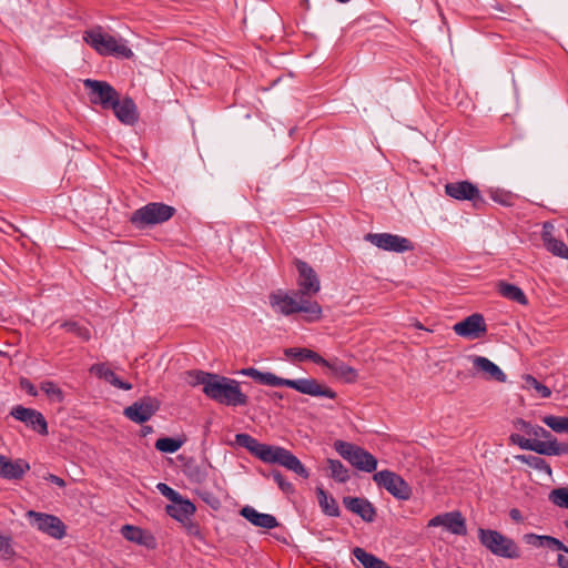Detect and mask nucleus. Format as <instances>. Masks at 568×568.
Returning a JSON list of instances; mask_svg holds the SVG:
<instances>
[{"label":"nucleus","instance_id":"nucleus-16","mask_svg":"<svg viewBox=\"0 0 568 568\" xmlns=\"http://www.w3.org/2000/svg\"><path fill=\"white\" fill-rule=\"evenodd\" d=\"M427 527L442 528L447 532H465L466 523L465 518L459 511H449L435 516L432 518Z\"/></svg>","mask_w":568,"mask_h":568},{"label":"nucleus","instance_id":"nucleus-30","mask_svg":"<svg viewBox=\"0 0 568 568\" xmlns=\"http://www.w3.org/2000/svg\"><path fill=\"white\" fill-rule=\"evenodd\" d=\"M352 554L364 568H390L384 560L361 547H355Z\"/></svg>","mask_w":568,"mask_h":568},{"label":"nucleus","instance_id":"nucleus-25","mask_svg":"<svg viewBox=\"0 0 568 568\" xmlns=\"http://www.w3.org/2000/svg\"><path fill=\"white\" fill-rule=\"evenodd\" d=\"M194 511L195 506L190 500L183 499L182 497L166 506V513L181 523L187 520Z\"/></svg>","mask_w":568,"mask_h":568},{"label":"nucleus","instance_id":"nucleus-2","mask_svg":"<svg viewBox=\"0 0 568 568\" xmlns=\"http://www.w3.org/2000/svg\"><path fill=\"white\" fill-rule=\"evenodd\" d=\"M239 373L253 378L262 385L272 387L286 386L300 392L301 394L314 397H327L331 399L336 397V393L332 388L318 383L315 378L288 379L276 376L271 372H261L254 367L243 368Z\"/></svg>","mask_w":568,"mask_h":568},{"label":"nucleus","instance_id":"nucleus-4","mask_svg":"<svg viewBox=\"0 0 568 568\" xmlns=\"http://www.w3.org/2000/svg\"><path fill=\"white\" fill-rule=\"evenodd\" d=\"M211 383L203 388V393L211 399L226 406H242L247 404V396L241 390L235 379L214 374Z\"/></svg>","mask_w":568,"mask_h":568},{"label":"nucleus","instance_id":"nucleus-38","mask_svg":"<svg viewBox=\"0 0 568 568\" xmlns=\"http://www.w3.org/2000/svg\"><path fill=\"white\" fill-rule=\"evenodd\" d=\"M542 423L556 433H568V417L548 415L542 417Z\"/></svg>","mask_w":568,"mask_h":568},{"label":"nucleus","instance_id":"nucleus-31","mask_svg":"<svg viewBox=\"0 0 568 568\" xmlns=\"http://www.w3.org/2000/svg\"><path fill=\"white\" fill-rule=\"evenodd\" d=\"M527 542L536 547H548L554 550H561L568 554V547L550 535H529Z\"/></svg>","mask_w":568,"mask_h":568},{"label":"nucleus","instance_id":"nucleus-36","mask_svg":"<svg viewBox=\"0 0 568 568\" xmlns=\"http://www.w3.org/2000/svg\"><path fill=\"white\" fill-rule=\"evenodd\" d=\"M183 445L181 439L172 437H162L155 442V448L162 453L173 454L178 452Z\"/></svg>","mask_w":568,"mask_h":568},{"label":"nucleus","instance_id":"nucleus-1","mask_svg":"<svg viewBox=\"0 0 568 568\" xmlns=\"http://www.w3.org/2000/svg\"><path fill=\"white\" fill-rule=\"evenodd\" d=\"M236 445L246 448L253 456L267 464H278L296 475L308 478L310 473L301 460L284 447L260 443L248 434H236Z\"/></svg>","mask_w":568,"mask_h":568},{"label":"nucleus","instance_id":"nucleus-54","mask_svg":"<svg viewBox=\"0 0 568 568\" xmlns=\"http://www.w3.org/2000/svg\"><path fill=\"white\" fill-rule=\"evenodd\" d=\"M509 517L511 518V520H514L516 523H520L523 520V515H521L520 510L517 508L510 509Z\"/></svg>","mask_w":568,"mask_h":568},{"label":"nucleus","instance_id":"nucleus-47","mask_svg":"<svg viewBox=\"0 0 568 568\" xmlns=\"http://www.w3.org/2000/svg\"><path fill=\"white\" fill-rule=\"evenodd\" d=\"M272 477L282 491L286 494H291L294 491L293 485L288 480H286L280 471L274 470L272 473Z\"/></svg>","mask_w":568,"mask_h":568},{"label":"nucleus","instance_id":"nucleus-6","mask_svg":"<svg viewBox=\"0 0 568 568\" xmlns=\"http://www.w3.org/2000/svg\"><path fill=\"white\" fill-rule=\"evenodd\" d=\"M335 450L358 470L373 473L377 468V459L364 448L354 444L336 440Z\"/></svg>","mask_w":568,"mask_h":568},{"label":"nucleus","instance_id":"nucleus-53","mask_svg":"<svg viewBox=\"0 0 568 568\" xmlns=\"http://www.w3.org/2000/svg\"><path fill=\"white\" fill-rule=\"evenodd\" d=\"M47 480L51 481L52 484H55L58 485L59 487H64L65 486V481L57 476V475H53V474H49L47 477H45Z\"/></svg>","mask_w":568,"mask_h":568},{"label":"nucleus","instance_id":"nucleus-32","mask_svg":"<svg viewBox=\"0 0 568 568\" xmlns=\"http://www.w3.org/2000/svg\"><path fill=\"white\" fill-rule=\"evenodd\" d=\"M510 442L518 445L521 449L532 450L539 455L544 453L545 440L528 439L519 434H511L509 437Z\"/></svg>","mask_w":568,"mask_h":568},{"label":"nucleus","instance_id":"nucleus-15","mask_svg":"<svg viewBox=\"0 0 568 568\" xmlns=\"http://www.w3.org/2000/svg\"><path fill=\"white\" fill-rule=\"evenodd\" d=\"M11 415L16 419L24 423L27 426H30L33 430L38 432L39 434H48L47 420L40 412L18 405L12 408Z\"/></svg>","mask_w":568,"mask_h":568},{"label":"nucleus","instance_id":"nucleus-3","mask_svg":"<svg viewBox=\"0 0 568 568\" xmlns=\"http://www.w3.org/2000/svg\"><path fill=\"white\" fill-rule=\"evenodd\" d=\"M270 305L276 314L292 315L295 313L306 314V320L310 322L318 321L322 317V307L310 298H304L301 295L288 294L283 290H276L268 296Z\"/></svg>","mask_w":568,"mask_h":568},{"label":"nucleus","instance_id":"nucleus-59","mask_svg":"<svg viewBox=\"0 0 568 568\" xmlns=\"http://www.w3.org/2000/svg\"><path fill=\"white\" fill-rule=\"evenodd\" d=\"M478 532L480 534H484V532H495L494 530H490V529H479Z\"/></svg>","mask_w":568,"mask_h":568},{"label":"nucleus","instance_id":"nucleus-7","mask_svg":"<svg viewBox=\"0 0 568 568\" xmlns=\"http://www.w3.org/2000/svg\"><path fill=\"white\" fill-rule=\"evenodd\" d=\"M174 212L173 206L164 203H149L132 214L131 222L139 227L160 224L170 220Z\"/></svg>","mask_w":568,"mask_h":568},{"label":"nucleus","instance_id":"nucleus-37","mask_svg":"<svg viewBox=\"0 0 568 568\" xmlns=\"http://www.w3.org/2000/svg\"><path fill=\"white\" fill-rule=\"evenodd\" d=\"M212 376H214L212 373H206L203 371H190L186 373V382L191 386L203 385L204 388L209 383H211Z\"/></svg>","mask_w":568,"mask_h":568},{"label":"nucleus","instance_id":"nucleus-45","mask_svg":"<svg viewBox=\"0 0 568 568\" xmlns=\"http://www.w3.org/2000/svg\"><path fill=\"white\" fill-rule=\"evenodd\" d=\"M489 195L491 200H494L497 203H500L503 205H510L511 204V194L509 192H505L501 190H489Z\"/></svg>","mask_w":568,"mask_h":568},{"label":"nucleus","instance_id":"nucleus-55","mask_svg":"<svg viewBox=\"0 0 568 568\" xmlns=\"http://www.w3.org/2000/svg\"><path fill=\"white\" fill-rule=\"evenodd\" d=\"M120 532H141V530L131 525H124L122 526Z\"/></svg>","mask_w":568,"mask_h":568},{"label":"nucleus","instance_id":"nucleus-42","mask_svg":"<svg viewBox=\"0 0 568 568\" xmlns=\"http://www.w3.org/2000/svg\"><path fill=\"white\" fill-rule=\"evenodd\" d=\"M40 388L52 402L61 403L63 400L62 390L53 382H43Z\"/></svg>","mask_w":568,"mask_h":568},{"label":"nucleus","instance_id":"nucleus-40","mask_svg":"<svg viewBox=\"0 0 568 568\" xmlns=\"http://www.w3.org/2000/svg\"><path fill=\"white\" fill-rule=\"evenodd\" d=\"M549 500L560 507L568 509V487L556 488L550 491Z\"/></svg>","mask_w":568,"mask_h":568},{"label":"nucleus","instance_id":"nucleus-50","mask_svg":"<svg viewBox=\"0 0 568 568\" xmlns=\"http://www.w3.org/2000/svg\"><path fill=\"white\" fill-rule=\"evenodd\" d=\"M530 430H531L530 436L535 437V439L544 438L545 440H552L551 434L541 426L534 425L532 429H530Z\"/></svg>","mask_w":568,"mask_h":568},{"label":"nucleus","instance_id":"nucleus-13","mask_svg":"<svg viewBox=\"0 0 568 568\" xmlns=\"http://www.w3.org/2000/svg\"><path fill=\"white\" fill-rule=\"evenodd\" d=\"M160 408V403L154 397H143L124 408V416L130 420L142 424L148 422Z\"/></svg>","mask_w":568,"mask_h":568},{"label":"nucleus","instance_id":"nucleus-20","mask_svg":"<svg viewBox=\"0 0 568 568\" xmlns=\"http://www.w3.org/2000/svg\"><path fill=\"white\" fill-rule=\"evenodd\" d=\"M555 227L551 223L546 222L542 225L541 240L544 246L552 255L564 260H568V246L554 235Z\"/></svg>","mask_w":568,"mask_h":568},{"label":"nucleus","instance_id":"nucleus-41","mask_svg":"<svg viewBox=\"0 0 568 568\" xmlns=\"http://www.w3.org/2000/svg\"><path fill=\"white\" fill-rule=\"evenodd\" d=\"M524 381H525V387L528 389H535L539 394L540 397L548 398L551 395L550 389L547 386L539 383L534 376L526 375L524 377Z\"/></svg>","mask_w":568,"mask_h":568},{"label":"nucleus","instance_id":"nucleus-62","mask_svg":"<svg viewBox=\"0 0 568 568\" xmlns=\"http://www.w3.org/2000/svg\"><path fill=\"white\" fill-rule=\"evenodd\" d=\"M566 525H567V527H568V520L566 521Z\"/></svg>","mask_w":568,"mask_h":568},{"label":"nucleus","instance_id":"nucleus-60","mask_svg":"<svg viewBox=\"0 0 568 568\" xmlns=\"http://www.w3.org/2000/svg\"><path fill=\"white\" fill-rule=\"evenodd\" d=\"M53 536H54L55 538H58V539H61L64 535L59 534V535H53Z\"/></svg>","mask_w":568,"mask_h":568},{"label":"nucleus","instance_id":"nucleus-34","mask_svg":"<svg viewBox=\"0 0 568 568\" xmlns=\"http://www.w3.org/2000/svg\"><path fill=\"white\" fill-rule=\"evenodd\" d=\"M317 499L323 511L329 516L338 515V506L334 498L329 497L322 487L316 488Z\"/></svg>","mask_w":568,"mask_h":568},{"label":"nucleus","instance_id":"nucleus-11","mask_svg":"<svg viewBox=\"0 0 568 568\" xmlns=\"http://www.w3.org/2000/svg\"><path fill=\"white\" fill-rule=\"evenodd\" d=\"M365 240L384 251L404 253L414 250V244L410 240L397 234L368 233L365 235Z\"/></svg>","mask_w":568,"mask_h":568},{"label":"nucleus","instance_id":"nucleus-21","mask_svg":"<svg viewBox=\"0 0 568 568\" xmlns=\"http://www.w3.org/2000/svg\"><path fill=\"white\" fill-rule=\"evenodd\" d=\"M110 109L113 110L116 119L125 125H133L138 121V110L136 105L130 98H124L120 100V97L114 102V106Z\"/></svg>","mask_w":568,"mask_h":568},{"label":"nucleus","instance_id":"nucleus-18","mask_svg":"<svg viewBox=\"0 0 568 568\" xmlns=\"http://www.w3.org/2000/svg\"><path fill=\"white\" fill-rule=\"evenodd\" d=\"M26 516L30 520L32 527L37 530L43 532L48 530H53V532H65L67 530V526L63 521L54 515L29 510Z\"/></svg>","mask_w":568,"mask_h":568},{"label":"nucleus","instance_id":"nucleus-58","mask_svg":"<svg viewBox=\"0 0 568 568\" xmlns=\"http://www.w3.org/2000/svg\"><path fill=\"white\" fill-rule=\"evenodd\" d=\"M272 396H273V397H275V398H278V399H282V398H283V395H282V394H280V393H277V392L273 393V395H272Z\"/></svg>","mask_w":568,"mask_h":568},{"label":"nucleus","instance_id":"nucleus-33","mask_svg":"<svg viewBox=\"0 0 568 568\" xmlns=\"http://www.w3.org/2000/svg\"><path fill=\"white\" fill-rule=\"evenodd\" d=\"M516 458L529 467L551 476V467L544 458L535 455H518Z\"/></svg>","mask_w":568,"mask_h":568},{"label":"nucleus","instance_id":"nucleus-26","mask_svg":"<svg viewBox=\"0 0 568 568\" xmlns=\"http://www.w3.org/2000/svg\"><path fill=\"white\" fill-rule=\"evenodd\" d=\"M90 372L116 388L124 390H130L132 388L130 383L121 381L105 364H94L91 366Z\"/></svg>","mask_w":568,"mask_h":568},{"label":"nucleus","instance_id":"nucleus-5","mask_svg":"<svg viewBox=\"0 0 568 568\" xmlns=\"http://www.w3.org/2000/svg\"><path fill=\"white\" fill-rule=\"evenodd\" d=\"M83 40L100 54L123 59L133 57L132 50L123 39L104 33L100 27L85 31Z\"/></svg>","mask_w":568,"mask_h":568},{"label":"nucleus","instance_id":"nucleus-39","mask_svg":"<svg viewBox=\"0 0 568 568\" xmlns=\"http://www.w3.org/2000/svg\"><path fill=\"white\" fill-rule=\"evenodd\" d=\"M547 456L568 455V444L558 443L555 438L552 440H545L544 453Z\"/></svg>","mask_w":568,"mask_h":568},{"label":"nucleus","instance_id":"nucleus-46","mask_svg":"<svg viewBox=\"0 0 568 568\" xmlns=\"http://www.w3.org/2000/svg\"><path fill=\"white\" fill-rule=\"evenodd\" d=\"M0 554L4 558H11L14 555L11 538L8 535H0Z\"/></svg>","mask_w":568,"mask_h":568},{"label":"nucleus","instance_id":"nucleus-24","mask_svg":"<svg viewBox=\"0 0 568 568\" xmlns=\"http://www.w3.org/2000/svg\"><path fill=\"white\" fill-rule=\"evenodd\" d=\"M474 367L487 375L488 378L505 382V373L491 361L484 356H471Z\"/></svg>","mask_w":568,"mask_h":568},{"label":"nucleus","instance_id":"nucleus-22","mask_svg":"<svg viewBox=\"0 0 568 568\" xmlns=\"http://www.w3.org/2000/svg\"><path fill=\"white\" fill-rule=\"evenodd\" d=\"M240 514L251 524L264 529H273L278 527L277 519L270 514L258 513L251 506H245L241 509Z\"/></svg>","mask_w":568,"mask_h":568},{"label":"nucleus","instance_id":"nucleus-27","mask_svg":"<svg viewBox=\"0 0 568 568\" xmlns=\"http://www.w3.org/2000/svg\"><path fill=\"white\" fill-rule=\"evenodd\" d=\"M322 366L327 367L335 377L341 378L346 383H354L357 379L356 369L338 359H334L332 362L327 361V364H322Z\"/></svg>","mask_w":568,"mask_h":568},{"label":"nucleus","instance_id":"nucleus-10","mask_svg":"<svg viewBox=\"0 0 568 568\" xmlns=\"http://www.w3.org/2000/svg\"><path fill=\"white\" fill-rule=\"evenodd\" d=\"M480 544L494 555L504 558H519L520 551L516 542L507 535H478Z\"/></svg>","mask_w":568,"mask_h":568},{"label":"nucleus","instance_id":"nucleus-9","mask_svg":"<svg viewBox=\"0 0 568 568\" xmlns=\"http://www.w3.org/2000/svg\"><path fill=\"white\" fill-rule=\"evenodd\" d=\"M377 486L385 488L390 495L400 500H407L412 496L409 485L396 473L381 470L373 475Z\"/></svg>","mask_w":568,"mask_h":568},{"label":"nucleus","instance_id":"nucleus-51","mask_svg":"<svg viewBox=\"0 0 568 568\" xmlns=\"http://www.w3.org/2000/svg\"><path fill=\"white\" fill-rule=\"evenodd\" d=\"M20 386L22 389H24L29 395L31 396H37L38 395V392L36 389V387L33 386V384L27 379V378H22L20 381Z\"/></svg>","mask_w":568,"mask_h":568},{"label":"nucleus","instance_id":"nucleus-17","mask_svg":"<svg viewBox=\"0 0 568 568\" xmlns=\"http://www.w3.org/2000/svg\"><path fill=\"white\" fill-rule=\"evenodd\" d=\"M454 332L466 338L475 339L486 333V324L483 315L473 314L453 326Z\"/></svg>","mask_w":568,"mask_h":568},{"label":"nucleus","instance_id":"nucleus-23","mask_svg":"<svg viewBox=\"0 0 568 568\" xmlns=\"http://www.w3.org/2000/svg\"><path fill=\"white\" fill-rule=\"evenodd\" d=\"M343 503L349 511L358 515L365 521H373L376 513L375 508L367 499L358 497H345Z\"/></svg>","mask_w":568,"mask_h":568},{"label":"nucleus","instance_id":"nucleus-61","mask_svg":"<svg viewBox=\"0 0 568 568\" xmlns=\"http://www.w3.org/2000/svg\"><path fill=\"white\" fill-rule=\"evenodd\" d=\"M337 2H341V3H346L348 2L349 0H336Z\"/></svg>","mask_w":568,"mask_h":568},{"label":"nucleus","instance_id":"nucleus-48","mask_svg":"<svg viewBox=\"0 0 568 568\" xmlns=\"http://www.w3.org/2000/svg\"><path fill=\"white\" fill-rule=\"evenodd\" d=\"M187 475L190 478H192L193 480L197 481V483H202L204 481V479L206 478V471L201 469L200 466H192V465H189L187 466Z\"/></svg>","mask_w":568,"mask_h":568},{"label":"nucleus","instance_id":"nucleus-19","mask_svg":"<svg viewBox=\"0 0 568 568\" xmlns=\"http://www.w3.org/2000/svg\"><path fill=\"white\" fill-rule=\"evenodd\" d=\"M30 469V465L24 459L11 460L0 455V477L8 480H19Z\"/></svg>","mask_w":568,"mask_h":568},{"label":"nucleus","instance_id":"nucleus-35","mask_svg":"<svg viewBox=\"0 0 568 568\" xmlns=\"http://www.w3.org/2000/svg\"><path fill=\"white\" fill-rule=\"evenodd\" d=\"M329 476L338 483H346L349 479L348 469L337 459H327Z\"/></svg>","mask_w":568,"mask_h":568},{"label":"nucleus","instance_id":"nucleus-12","mask_svg":"<svg viewBox=\"0 0 568 568\" xmlns=\"http://www.w3.org/2000/svg\"><path fill=\"white\" fill-rule=\"evenodd\" d=\"M445 193L458 201H471L476 207L484 204L480 191L469 181L449 182L445 185Z\"/></svg>","mask_w":568,"mask_h":568},{"label":"nucleus","instance_id":"nucleus-8","mask_svg":"<svg viewBox=\"0 0 568 568\" xmlns=\"http://www.w3.org/2000/svg\"><path fill=\"white\" fill-rule=\"evenodd\" d=\"M83 85L88 90V97L92 104L100 105L104 110L114 106L119 93L111 84L105 81L85 79Z\"/></svg>","mask_w":568,"mask_h":568},{"label":"nucleus","instance_id":"nucleus-49","mask_svg":"<svg viewBox=\"0 0 568 568\" xmlns=\"http://www.w3.org/2000/svg\"><path fill=\"white\" fill-rule=\"evenodd\" d=\"M158 489L172 503L181 497V495L178 491L169 487L166 484H158Z\"/></svg>","mask_w":568,"mask_h":568},{"label":"nucleus","instance_id":"nucleus-29","mask_svg":"<svg viewBox=\"0 0 568 568\" xmlns=\"http://www.w3.org/2000/svg\"><path fill=\"white\" fill-rule=\"evenodd\" d=\"M497 291L503 297L517 302L520 305H526L528 303L525 293L517 285L499 281L497 283Z\"/></svg>","mask_w":568,"mask_h":568},{"label":"nucleus","instance_id":"nucleus-56","mask_svg":"<svg viewBox=\"0 0 568 568\" xmlns=\"http://www.w3.org/2000/svg\"><path fill=\"white\" fill-rule=\"evenodd\" d=\"M557 562L560 568H568V558H566L564 555L558 556Z\"/></svg>","mask_w":568,"mask_h":568},{"label":"nucleus","instance_id":"nucleus-57","mask_svg":"<svg viewBox=\"0 0 568 568\" xmlns=\"http://www.w3.org/2000/svg\"><path fill=\"white\" fill-rule=\"evenodd\" d=\"M275 538L278 542L290 545V536L286 535H275Z\"/></svg>","mask_w":568,"mask_h":568},{"label":"nucleus","instance_id":"nucleus-52","mask_svg":"<svg viewBox=\"0 0 568 568\" xmlns=\"http://www.w3.org/2000/svg\"><path fill=\"white\" fill-rule=\"evenodd\" d=\"M515 426H516L517 429L525 432L529 436H530V433H531L530 429H532V427H534V425H531L530 423H528V422H526V420H524L521 418H519V419H517L515 422Z\"/></svg>","mask_w":568,"mask_h":568},{"label":"nucleus","instance_id":"nucleus-14","mask_svg":"<svg viewBox=\"0 0 568 568\" xmlns=\"http://www.w3.org/2000/svg\"><path fill=\"white\" fill-rule=\"evenodd\" d=\"M296 268L298 272L297 284L300 290L296 295L308 298L320 292L321 283L315 271L305 262L296 261Z\"/></svg>","mask_w":568,"mask_h":568},{"label":"nucleus","instance_id":"nucleus-28","mask_svg":"<svg viewBox=\"0 0 568 568\" xmlns=\"http://www.w3.org/2000/svg\"><path fill=\"white\" fill-rule=\"evenodd\" d=\"M284 355L287 358L296 359L298 362L308 359L318 365L327 364V361L324 357H322L320 354H317L316 352L308 349V348H298V347L285 348Z\"/></svg>","mask_w":568,"mask_h":568},{"label":"nucleus","instance_id":"nucleus-43","mask_svg":"<svg viewBox=\"0 0 568 568\" xmlns=\"http://www.w3.org/2000/svg\"><path fill=\"white\" fill-rule=\"evenodd\" d=\"M61 327H63L68 333L75 335L82 341H88L90 338L89 329L84 326H81L77 322H64L63 324H61Z\"/></svg>","mask_w":568,"mask_h":568},{"label":"nucleus","instance_id":"nucleus-44","mask_svg":"<svg viewBox=\"0 0 568 568\" xmlns=\"http://www.w3.org/2000/svg\"><path fill=\"white\" fill-rule=\"evenodd\" d=\"M129 541L135 542L139 546L145 547L146 549H153L156 547L154 535H124Z\"/></svg>","mask_w":568,"mask_h":568}]
</instances>
